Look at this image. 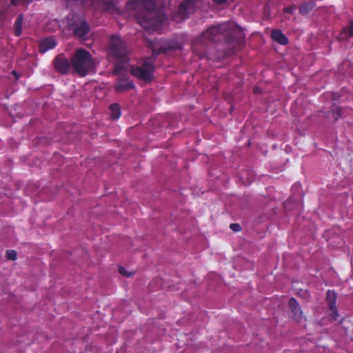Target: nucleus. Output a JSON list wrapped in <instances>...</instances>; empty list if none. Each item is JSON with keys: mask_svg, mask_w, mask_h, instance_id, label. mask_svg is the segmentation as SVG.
<instances>
[{"mask_svg": "<svg viewBox=\"0 0 353 353\" xmlns=\"http://www.w3.org/2000/svg\"><path fill=\"white\" fill-rule=\"evenodd\" d=\"M128 8L148 32L157 31L166 19L163 9L157 8L154 0H130Z\"/></svg>", "mask_w": 353, "mask_h": 353, "instance_id": "1", "label": "nucleus"}, {"mask_svg": "<svg viewBox=\"0 0 353 353\" xmlns=\"http://www.w3.org/2000/svg\"><path fill=\"white\" fill-rule=\"evenodd\" d=\"M238 30L237 26L232 21H228L210 27L193 41V48L197 46H206L211 42H217L222 39L228 40Z\"/></svg>", "mask_w": 353, "mask_h": 353, "instance_id": "2", "label": "nucleus"}, {"mask_svg": "<svg viewBox=\"0 0 353 353\" xmlns=\"http://www.w3.org/2000/svg\"><path fill=\"white\" fill-rule=\"evenodd\" d=\"M71 59L72 68L81 77L86 76L94 68V59L90 53L84 49H77Z\"/></svg>", "mask_w": 353, "mask_h": 353, "instance_id": "3", "label": "nucleus"}, {"mask_svg": "<svg viewBox=\"0 0 353 353\" xmlns=\"http://www.w3.org/2000/svg\"><path fill=\"white\" fill-rule=\"evenodd\" d=\"M163 51L164 50L161 48L157 50L154 47H152L153 55L149 58L145 59L141 65L133 67L131 69L132 74L141 80L144 81H150L152 80V74L154 70V62L156 59L154 55Z\"/></svg>", "mask_w": 353, "mask_h": 353, "instance_id": "4", "label": "nucleus"}, {"mask_svg": "<svg viewBox=\"0 0 353 353\" xmlns=\"http://www.w3.org/2000/svg\"><path fill=\"white\" fill-rule=\"evenodd\" d=\"M110 54L117 61H125L128 49L125 41L119 37L112 36L110 41Z\"/></svg>", "mask_w": 353, "mask_h": 353, "instance_id": "5", "label": "nucleus"}, {"mask_svg": "<svg viewBox=\"0 0 353 353\" xmlns=\"http://www.w3.org/2000/svg\"><path fill=\"white\" fill-rule=\"evenodd\" d=\"M199 0H185L178 7L176 12L173 14V19L179 22L189 17L190 13L192 12Z\"/></svg>", "mask_w": 353, "mask_h": 353, "instance_id": "6", "label": "nucleus"}, {"mask_svg": "<svg viewBox=\"0 0 353 353\" xmlns=\"http://www.w3.org/2000/svg\"><path fill=\"white\" fill-rule=\"evenodd\" d=\"M68 26L76 37L83 39L87 38L90 32V27L84 20L77 19L74 22L70 23Z\"/></svg>", "mask_w": 353, "mask_h": 353, "instance_id": "7", "label": "nucleus"}, {"mask_svg": "<svg viewBox=\"0 0 353 353\" xmlns=\"http://www.w3.org/2000/svg\"><path fill=\"white\" fill-rule=\"evenodd\" d=\"M33 0H10V3L7 6H3L0 11V21H6L11 14L16 13L14 8L17 5H27L30 3Z\"/></svg>", "mask_w": 353, "mask_h": 353, "instance_id": "8", "label": "nucleus"}, {"mask_svg": "<svg viewBox=\"0 0 353 353\" xmlns=\"http://www.w3.org/2000/svg\"><path fill=\"white\" fill-rule=\"evenodd\" d=\"M72 67V61L69 60L63 54L58 55L54 59L55 69L62 74L67 73Z\"/></svg>", "mask_w": 353, "mask_h": 353, "instance_id": "9", "label": "nucleus"}, {"mask_svg": "<svg viewBox=\"0 0 353 353\" xmlns=\"http://www.w3.org/2000/svg\"><path fill=\"white\" fill-rule=\"evenodd\" d=\"M327 300L330 305L331 311L330 315L332 316L334 320H336L338 317V312L336 307V294L334 291L328 290L327 292Z\"/></svg>", "mask_w": 353, "mask_h": 353, "instance_id": "10", "label": "nucleus"}, {"mask_svg": "<svg viewBox=\"0 0 353 353\" xmlns=\"http://www.w3.org/2000/svg\"><path fill=\"white\" fill-rule=\"evenodd\" d=\"M56 46L57 42L54 37H47L43 39L39 44V51L45 53L48 50L54 48Z\"/></svg>", "mask_w": 353, "mask_h": 353, "instance_id": "11", "label": "nucleus"}, {"mask_svg": "<svg viewBox=\"0 0 353 353\" xmlns=\"http://www.w3.org/2000/svg\"><path fill=\"white\" fill-rule=\"evenodd\" d=\"M134 88V83L128 79L121 78L118 81L115 89L117 92H123L132 89Z\"/></svg>", "mask_w": 353, "mask_h": 353, "instance_id": "12", "label": "nucleus"}, {"mask_svg": "<svg viewBox=\"0 0 353 353\" xmlns=\"http://www.w3.org/2000/svg\"><path fill=\"white\" fill-rule=\"evenodd\" d=\"M289 306L294 314V317L296 321H300L302 317V312L294 298H291L289 301Z\"/></svg>", "mask_w": 353, "mask_h": 353, "instance_id": "13", "label": "nucleus"}, {"mask_svg": "<svg viewBox=\"0 0 353 353\" xmlns=\"http://www.w3.org/2000/svg\"><path fill=\"white\" fill-rule=\"evenodd\" d=\"M271 37L273 40L281 45H286L288 43V38L281 32V30H274L272 32Z\"/></svg>", "mask_w": 353, "mask_h": 353, "instance_id": "14", "label": "nucleus"}, {"mask_svg": "<svg viewBox=\"0 0 353 353\" xmlns=\"http://www.w3.org/2000/svg\"><path fill=\"white\" fill-rule=\"evenodd\" d=\"M22 25H23V16L21 14H20L15 23H14V34L15 36L18 37L21 34V30H22Z\"/></svg>", "mask_w": 353, "mask_h": 353, "instance_id": "15", "label": "nucleus"}, {"mask_svg": "<svg viewBox=\"0 0 353 353\" xmlns=\"http://www.w3.org/2000/svg\"><path fill=\"white\" fill-rule=\"evenodd\" d=\"M110 117L112 119H118L121 116L120 107L118 104L114 103L110 105Z\"/></svg>", "mask_w": 353, "mask_h": 353, "instance_id": "16", "label": "nucleus"}, {"mask_svg": "<svg viewBox=\"0 0 353 353\" xmlns=\"http://www.w3.org/2000/svg\"><path fill=\"white\" fill-rule=\"evenodd\" d=\"M353 36V21H351L343 30L341 38Z\"/></svg>", "mask_w": 353, "mask_h": 353, "instance_id": "17", "label": "nucleus"}, {"mask_svg": "<svg viewBox=\"0 0 353 353\" xmlns=\"http://www.w3.org/2000/svg\"><path fill=\"white\" fill-rule=\"evenodd\" d=\"M6 257L10 260H15L17 259V252L14 250H8L6 252Z\"/></svg>", "mask_w": 353, "mask_h": 353, "instance_id": "18", "label": "nucleus"}, {"mask_svg": "<svg viewBox=\"0 0 353 353\" xmlns=\"http://www.w3.org/2000/svg\"><path fill=\"white\" fill-rule=\"evenodd\" d=\"M119 273L125 276L130 277L132 276V272H128L123 267H120L119 269Z\"/></svg>", "mask_w": 353, "mask_h": 353, "instance_id": "19", "label": "nucleus"}, {"mask_svg": "<svg viewBox=\"0 0 353 353\" xmlns=\"http://www.w3.org/2000/svg\"><path fill=\"white\" fill-rule=\"evenodd\" d=\"M230 228L234 232H239L241 230V226L238 223H232V224H230Z\"/></svg>", "mask_w": 353, "mask_h": 353, "instance_id": "20", "label": "nucleus"}, {"mask_svg": "<svg viewBox=\"0 0 353 353\" xmlns=\"http://www.w3.org/2000/svg\"><path fill=\"white\" fill-rule=\"evenodd\" d=\"M342 114V110L340 108H337L336 109V111L334 112V116L336 117V119H338V117H341Z\"/></svg>", "mask_w": 353, "mask_h": 353, "instance_id": "21", "label": "nucleus"}, {"mask_svg": "<svg viewBox=\"0 0 353 353\" xmlns=\"http://www.w3.org/2000/svg\"><path fill=\"white\" fill-rule=\"evenodd\" d=\"M294 8L293 7H287L284 9L285 12L286 13H292Z\"/></svg>", "mask_w": 353, "mask_h": 353, "instance_id": "22", "label": "nucleus"}, {"mask_svg": "<svg viewBox=\"0 0 353 353\" xmlns=\"http://www.w3.org/2000/svg\"><path fill=\"white\" fill-rule=\"evenodd\" d=\"M227 0H214V3L217 4H223L226 2Z\"/></svg>", "mask_w": 353, "mask_h": 353, "instance_id": "23", "label": "nucleus"}, {"mask_svg": "<svg viewBox=\"0 0 353 353\" xmlns=\"http://www.w3.org/2000/svg\"><path fill=\"white\" fill-rule=\"evenodd\" d=\"M300 12H301V13H303V12H304V11H303V7H301V8H300Z\"/></svg>", "mask_w": 353, "mask_h": 353, "instance_id": "24", "label": "nucleus"}, {"mask_svg": "<svg viewBox=\"0 0 353 353\" xmlns=\"http://www.w3.org/2000/svg\"><path fill=\"white\" fill-rule=\"evenodd\" d=\"M118 70H119V65L116 66V71H117V72H119Z\"/></svg>", "mask_w": 353, "mask_h": 353, "instance_id": "25", "label": "nucleus"}, {"mask_svg": "<svg viewBox=\"0 0 353 353\" xmlns=\"http://www.w3.org/2000/svg\"><path fill=\"white\" fill-rule=\"evenodd\" d=\"M13 74L15 75L16 78L18 79V77L16 75V73L14 71H13Z\"/></svg>", "mask_w": 353, "mask_h": 353, "instance_id": "26", "label": "nucleus"}]
</instances>
